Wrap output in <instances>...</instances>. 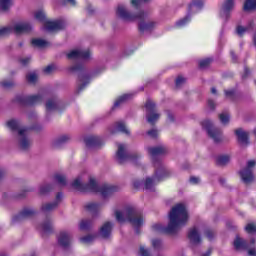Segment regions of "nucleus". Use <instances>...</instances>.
Masks as SVG:
<instances>
[{
  "label": "nucleus",
  "mask_w": 256,
  "mask_h": 256,
  "mask_svg": "<svg viewBox=\"0 0 256 256\" xmlns=\"http://www.w3.org/2000/svg\"><path fill=\"white\" fill-rule=\"evenodd\" d=\"M256 165L255 160H250L247 163V166L244 170L240 171V177L246 185H249V183H253L255 180V176H253V169Z\"/></svg>",
  "instance_id": "obj_12"
},
{
  "label": "nucleus",
  "mask_w": 256,
  "mask_h": 256,
  "mask_svg": "<svg viewBox=\"0 0 256 256\" xmlns=\"http://www.w3.org/2000/svg\"><path fill=\"white\" fill-rule=\"evenodd\" d=\"M26 79L28 83H32V84L37 83V79H38L37 73L32 72L27 74Z\"/></svg>",
  "instance_id": "obj_43"
},
{
  "label": "nucleus",
  "mask_w": 256,
  "mask_h": 256,
  "mask_svg": "<svg viewBox=\"0 0 256 256\" xmlns=\"http://www.w3.org/2000/svg\"><path fill=\"white\" fill-rule=\"evenodd\" d=\"M245 231L248 232L250 235H253V233H256V225L254 223H249L245 227Z\"/></svg>",
  "instance_id": "obj_45"
},
{
  "label": "nucleus",
  "mask_w": 256,
  "mask_h": 256,
  "mask_svg": "<svg viewBox=\"0 0 256 256\" xmlns=\"http://www.w3.org/2000/svg\"><path fill=\"white\" fill-rule=\"evenodd\" d=\"M202 256H211V249H208Z\"/></svg>",
  "instance_id": "obj_61"
},
{
  "label": "nucleus",
  "mask_w": 256,
  "mask_h": 256,
  "mask_svg": "<svg viewBox=\"0 0 256 256\" xmlns=\"http://www.w3.org/2000/svg\"><path fill=\"white\" fill-rule=\"evenodd\" d=\"M188 239L192 245H199V243H201V235L199 234V230H197V228L190 229L188 232Z\"/></svg>",
  "instance_id": "obj_23"
},
{
  "label": "nucleus",
  "mask_w": 256,
  "mask_h": 256,
  "mask_svg": "<svg viewBox=\"0 0 256 256\" xmlns=\"http://www.w3.org/2000/svg\"><path fill=\"white\" fill-rule=\"evenodd\" d=\"M34 17L37 21L44 23L46 31H61L62 29H65V22L61 20L45 21V12L43 10L36 11Z\"/></svg>",
  "instance_id": "obj_8"
},
{
  "label": "nucleus",
  "mask_w": 256,
  "mask_h": 256,
  "mask_svg": "<svg viewBox=\"0 0 256 256\" xmlns=\"http://www.w3.org/2000/svg\"><path fill=\"white\" fill-rule=\"evenodd\" d=\"M253 27H255V24L253 22H249L247 26H237L236 27V33L239 35V37H243L246 33H249V31H253Z\"/></svg>",
  "instance_id": "obj_26"
},
{
  "label": "nucleus",
  "mask_w": 256,
  "mask_h": 256,
  "mask_svg": "<svg viewBox=\"0 0 256 256\" xmlns=\"http://www.w3.org/2000/svg\"><path fill=\"white\" fill-rule=\"evenodd\" d=\"M57 107H59V103L55 98L49 99L46 102V111L48 112L57 110Z\"/></svg>",
  "instance_id": "obj_30"
},
{
  "label": "nucleus",
  "mask_w": 256,
  "mask_h": 256,
  "mask_svg": "<svg viewBox=\"0 0 256 256\" xmlns=\"http://www.w3.org/2000/svg\"><path fill=\"white\" fill-rule=\"evenodd\" d=\"M81 69H83V66L82 65H73L70 67V71H73V72H77V71H81Z\"/></svg>",
  "instance_id": "obj_53"
},
{
  "label": "nucleus",
  "mask_w": 256,
  "mask_h": 256,
  "mask_svg": "<svg viewBox=\"0 0 256 256\" xmlns=\"http://www.w3.org/2000/svg\"><path fill=\"white\" fill-rule=\"evenodd\" d=\"M35 215V210L33 208H25L18 215L13 218L14 223L17 221H24V219H29Z\"/></svg>",
  "instance_id": "obj_20"
},
{
  "label": "nucleus",
  "mask_w": 256,
  "mask_h": 256,
  "mask_svg": "<svg viewBox=\"0 0 256 256\" xmlns=\"http://www.w3.org/2000/svg\"><path fill=\"white\" fill-rule=\"evenodd\" d=\"M205 236L207 237V239L209 241L213 240V238L215 237V231L208 229L205 231Z\"/></svg>",
  "instance_id": "obj_48"
},
{
  "label": "nucleus",
  "mask_w": 256,
  "mask_h": 256,
  "mask_svg": "<svg viewBox=\"0 0 256 256\" xmlns=\"http://www.w3.org/2000/svg\"><path fill=\"white\" fill-rule=\"evenodd\" d=\"M231 57L233 59V61H237V56H235V52H231Z\"/></svg>",
  "instance_id": "obj_62"
},
{
  "label": "nucleus",
  "mask_w": 256,
  "mask_h": 256,
  "mask_svg": "<svg viewBox=\"0 0 256 256\" xmlns=\"http://www.w3.org/2000/svg\"><path fill=\"white\" fill-rule=\"evenodd\" d=\"M53 189V186L51 184H42L39 188L40 195H47V193H50V191Z\"/></svg>",
  "instance_id": "obj_39"
},
{
  "label": "nucleus",
  "mask_w": 256,
  "mask_h": 256,
  "mask_svg": "<svg viewBox=\"0 0 256 256\" xmlns=\"http://www.w3.org/2000/svg\"><path fill=\"white\" fill-rule=\"evenodd\" d=\"M116 16L119 19H122V21H140L139 29L141 33H145V31H151V29H155L157 26V22L155 21H145V19H147V14H145V12L140 11L136 15L132 14L123 4H119L117 6Z\"/></svg>",
  "instance_id": "obj_4"
},
{
  "label": "nucleus",
  "mask_w": 256,
  "mask_h": 256,
  "mask_svg": "<svg viewBox=\"0 0 256 256\" xmlns=\"http://www.w3.org/2000/svg\"><path fill=\"white\" fill-rule=\"evenodd\" d=\"M95 241V236L93 235H87L80 238V242L83 243V245H89V243H93Z\"/></svg>",
  "instance_id": "obj_42"
},
{
  "label": "nucleus",
  "mask_w": 256,
  "mask_h": 256,
  "mask_svg": "<svg viewBox=\"0 0 256 256\" xmlns=\"http://www.w3.org/2000/svg\"><path fill=\"white\" fill-rule=\"evenodd\" d=\"M235 135L242 147H247L249 145V134L245 132L243 129H236Z\"/></svg>",
  "instance_id": "obj_19"
},
{
  "label": "nucleus",
  "mask_w": 256,
  "mask_h": 256,
  "mask_svg": "<svg viewBox=\"0 0 256 256\" xmlns=\"http://www.w3.org/2000/svg\"><path fill=\"white\" fill-rule=\"evenodd\" d=\"M51 71H53V66H47L46 68H44V73H51Z\"/></svg>",
  "instance_id": "obj_59"
},
{
  "label": "nucleus",
  "mask_w": 256,
  "mask_h": 256,
  "mask_svg": "<svg viewBox=\"0 0 256 256\" xmlns=\"http://www.w3.org/2000/svg\"><path fill=\"white\" fill-rule=\"evenodd\" d=\"M183 83H185V78H183L182 76H178L176 79V87H181Z\"/></svg>",
  "instance_id": "obj_52"
},
{
  "label": "nucleus",
  "mask_w": 256,
  "mask_h": 256,
  "mask_svg": "<svg viewBox=\"0 0 256 256\" xmlns=\"http://www.w3.org/2000/svg\"><path fill=\"white\" fill-rule=\"evenodd\" d=\"M61 199H63V194L58 193L56 195V200L53 203L43 204L41 209L43 213H51V211H55L56 207H59V203H61Z\"/></svg>",
  "instance_id": "obj_18"
},
{
  "label": "nucleus",
  "mask_w": 256,
  "mask_h": 256,
  "mask_svg": "<svg viewBox=\"0 0 256 256\" xmlns=\"http://www.w3.org/2000/svg\"><path fill=\"white\" fill-rule=\"evenodd\" d=\"M243 9L244 11H256V0H246Z\"/></svg>",
  "instance_id": "obj_32"
},
{
  "label": "nucleus",
  "mask_w": 256,
  "mask_h": 256,
  "mask_svg": "<svg viewBox=\"0 0 256 256\" xmlns=\"http://www.w3.org/2000/svg\"><path fill=\"white\" fill-rule=\"evenodd\" d=\"M11 7H13V0H0V9L2 11H8Z\"/></svg>",
  "instance_id": "obj_34"
},
{
  "label": "nucleus",
  "mask_w": 256,
  "mask_h": 256,
  "mask_svg": "<svg viewBox=\"0 0 256 256\" xmlns=\"http://www.w3.org/2000/svg\"><path fill=\"white\" fill-rule=\"evenodd\" d=\"M147 1H149V0H131V5L133 7H139V5H141V3H147Z\"/></svg>",
  "instance_id": "obj_51"
},
{
  "label": "nucleus",
  "mask_w": 256,
  "mask_h": 256,
  "mask_svg": "<svg viewBox=\"0 0 256 256\" xmlns=\"http://www.w3.org/2000/svg\"><path fill=\"white\" fill-rule=\"evenodd\" d=\"M90 57L91 51H89V49H75L67 54V58L72 61L79 59L82 61H87V59H90Z\"/></svg>",
  "instance_id": "obj_15"
},
{
  "label": "nucleus",
  "mask_w": 256,
  "mask_h": 256,
  "mask_svg": "<svg viewBox=\"0 0 256 256\" xmlns=\"http://www.w3.org/2000/svg\"><path fill=\"white\" fill-rule=\"evenodd\" d=\"M116 157L118 159V163H125L127 161H131L132 163H135L138 159H141V154L139 153L129 154L127 153V145L118 144Z\"/></svg>",
  "instance_id": "obj_9"
},
{
  "label": "nucleus",
  "mask_w": 256,
  "mask_h": 256,
  "mask_svg": "<svg viewBox=\"0 0 256 256\" xmlns=\"http://www.w3.org/2000/svg\"><path fill=\"white\" fill-rule=\"evenodd\" d=\"M57 241H58V245H60V247L67 248L71 245V243L73 241V237L71 236L70 232L61 231L57 235Z\"/></svg>",
  "instance_id": "obj_17"
},
{
  "label": "nucleus",
  "mask_w": 256,
  "mask_h": 256,
  "mask_svg": "<svg viewBox=\"0 0 256 256\" xmlns=\"http://www.w3.org/2000/svg\"><path fill=\"white\" fill-rule=\"evenodd\" d=\"M210 64H211V59H209V58H206L199 62L201 69H205V67H209Z\"/></svg>",
  "instance_id": "obj_47"
},
{
  "label": "nucleus",
  "mask_w": 256,
  "mask_h": 256,
  "mask_svg": "<svg viewBox=\"0 0 256 256\" xmlns=\"http://www.w3.org/2000/svg\"><path fill=\"white\" fill-rule=\"evenodd\" d=\"M235 9V0H225L220 7L219 15L223 21L231 19V11Z\"/></svg>",
  "instance_id": "obj_14"
},
{
  "label": "nucleus",
  "mask_w": 256,
  "mask_h": 256,
  "mask_svg": "<svg viewBox=\"0 0 256 256\" xmlns=\"http://www.w3.org/2000/svg\"><path fill=\"white\" fill-rule=\"evenodd\" d=\"M234 249L236 251H247L249 249V246L251 245V243H247V241H245V239L236 236L234 242Z\"/></svg>",
  "instance_id": "obj_21"
},
{
  "label": "nucleus",
  "mask_w": 256,
  "mask_h": 256,
  "mask_svg": "<svg viewBox=\"0 0 256 256\" xmlns=\"http://www.w3.org/2000/svg\"><path fill=\"white\" fill-rule=\"evenodd\" d=\"M189 221V213L185 204H176L169 213L168 226H162L161 224H154L152 226L153 231L156 233H165L166 235H175L181 231L182 227L187 225Z\"/></svg>",
  "instance_id": "obj_2"
},
{
  "label": "nucleus",
  "mask_w": 256,
  "mask_h": 256,
  "mask_svg": "<svg viewBox=\"0 0 256 256\" xmlns=\"http://www.w3.org/2000/svg\"><path fill=\"white\" fill-rule=\"evenodd\" d=\"M115 218L118 223L129 221L133 227H141L143 225V214L134 207H127L123 211L117 210L115 212Z\"/></svg>",
  "instance_id": "obj_6"
},
{
  "label": "nucleus",
  "mask_w": 256,
  "mask_h": 256,
  "mask_svg": "<svg viewBox=\"0 0 256 256\" xmlns=\"http://www.w3.org/2000/svg\"><path fill=\"white\" fill-rule=\"evenodd\" d=\"M211 93H212L213 95H216V94H217V89L211 88Z\"/></svg>",
  "instance_id": "obj_64"
},
{
  "label": "nucleus",
  "mask_w": 256,
  "mask_h": 256,
  "mask_svg": "<svg viewBox=\"0 0 256 256\" xmlns=\"http://www.w3.org/2000/svg\"><path fill=\"white\" fill-rule=\"evenodd\" d=\"M199 181L200 179L198 177H195V176L190 177V183H192V185H197Z\"/></svg>",
  "instance_id": "obj_55"
},
{
  "label": "nucleus",
  "mask_w": 256,
  "mask_h": 256,
  "mask_svg": "<svg viewBox=\"0 0 256 256\" xmlns=\"http://www.w3.org/2000/svg\"><path fill=\"white\" fill-rule=\"evenodd\" d=\"M70 140H71V137H69V135L59 136L52 141V147L53 149H59L61 145H64V143H67Z\"/></svg>",
  "instance_id": "obj_25"
},
{
  "label": "nucleus",
  "mask_w": 256,
  "mask_h": 256,
  "mask_svg": "<svg viewBox=\"0 0 256 256\" xmlns=\"http://www.w3.org/2000/svg\"><path fill=\"white\" fill-rule=\"evenodd\" d=\"M151 246L155 251H163L165 249V245L163 244V240L154 238L151 240Z\"/></svg>",
  "instance_id": "obj_29"
},
{
  "label": "nucleus",
  "mask_w": 256,
  "mask_h": 256,
  "mask_svg": "<svg viewBox=\"0 0 256 256\" xmlns=\"http://www.w3.org/2000/svg\"><path fill=\"white\" fill-rule=\"evenodd\" d=\"M67 3H69L72 7H75V5H77V1L75 0H66Z\"/></svg>",
  "instance_id": "obj_60"
},
{
  "label": "nucleus",
  "mask_w": 256,
  "mask_h": 256,
  "mask_svg": "<svg viewBox=\"0 0 256 256\" xmlns=\"http://www.w3.org/2000/svg\"><path fill=\"white\" fill-rule=\"evenodd\" d=\"M8 129L13 133L20 151H29L33 140L29 137V130L21 125V121L11 119L6 122Z\"/></svg>",
  "instance_id": "obj_5"
},
{
  "label": "nucleus",
  "mask_w": 256,
  "mask_h": 256,
  "mask_svg": "<svg viewBox=\"0 0 256 256\" xmlns=\"http://www.w3.org/2000/svg\"><path fill=\"white\" fill-rule=\"evenodd\" d=\"M86 147H97L100 143V139L97 136H88L84 139Z\"/></svg>",
  "instance_id": "obj_27"
},
{
  "label": "nucleus",
  "mask_w": 256,
  "mask_h": 256,
  "mask_svg": "<svg viewBox=\"0 0 256 256\" xmlns=\"http://www.w3.org/2000/svg\"><path fill=\"white\" fill-rule=\"evenodd\" d=\"M32 45L34 47H39L40 49H43L44 47H47L49 45V42H47L43 39H33Z\"/></svg>",
  "instance_id": "obj_33"
},
{
  "label": "nucleus",
  "mask_w": 256,
  "mask_h": 256,
  "mask_svg": "<svg viewBox=\"0 0 256 256\" xmlns=\"http://www.w3.org/2000/svg\"><path fill=\"white\" fill-rule=\"evenodd\" d=\"M87 11H88V13H93V7L88 6Z\"/></svg>",
  "instance_id": "obj_63"
},
{
  "label": "nucleus",
  "mask_w": 256,
  "mask_h": 256,
  "mask_svg": "<svg viewBox=\"0 0 256 256\" xmlns=\"http://www.w3.org/2000/svg\"><path fill=\"white\" fill-rule=\"evenodd\" d=\"M7 175V170L5 168H0V181Z\"/></svg>",
  "instance_id": "obj_56"
},
{
  "label": "nucleus",
  "mask_w": 256,
  "mask_h": 256,
  "mask_svg": "<svg viewBox=\"0 0 256 256\" xmlns=\"http://www.w3.org/2000/svg\"><path fill=\"white\" fill-rule=\"evenodd\" d=\"M203 9V1L202 0H194L192 3L189 5V14L176 22V27L181 28L185 27L189 21H191V15L193 13H199V11Z\"/></svg>",
  "instance_id": "obj_10"
},
{
  "label": "nucleus",
  "mask_w": 256,
  "mask_h": 256,
  "mask_svg": "<svg viewBox=\"0 0 256 256\" xmlns=\"http://www.w3.org/2000/svg\"><path fill=\"white\" fill-rule=\"evenodd\" d=\"M146 119L150 125H155V122L161 117V114L155 111V103L151 100L146 102Z\"/></svg>",
  "instance_id": "obj_13"
},
{
  "label": "nucleus",
  "mask_w": 256,
  "mask_h": 256,
  "mask_svg": "<svg viewBox=\"0 0 256 256\" xmlns=\"http://www.w3.org/2000/svg\"><path fill=\"white\" fill-rule=\"evenodd\" d=\"M20 63L21 65H23L24 67H26V65H29V63H31V57L30 56H26L20 59Z\"/></svg>",
  "instance_id": "obj_49"
},
{
  "label": "nucleus",
  "mask_w": 256,
  "mask_h": 256,
  "mask_svg": "<svg viewBox=\"0 0 256 256\" xmlns=\"http://www.w3.org/2000/svg\"><path fill=\"white\" fill-rule=\"evenodd\" d=\"M111 231H113V223L106 222L101 226L99 235L103 239H109L111 237Z\"/></svg>",
  "instance_id": "obj_22"
},
{
  "label": "nucleus",
  "mask_w": 256,
  "mask_h": 256,
  "mask_svg": "<svg viewBox=\"0 0 256 256\" xmlns=\"http://www.w3.org/2000/svg\"><path fill=\"white\" fill-rule=\"evenodd\" d=\"M229 161H231V157H229V155H222L217 158V165H220L223 167L227 165Z\"/></svg>",
  "instance_id": "obj_36"
},
{
  "label": "nucleus",
  "mask_w": 256,
  "mask_h": 256,
  "mask_svg": "<svg viewBox=\"0 0 256 256\" xmlns=\"http://www.w3.org/2000/svg\"><path fill=\"white\" fill-rule=\"evenodd\" d=\"M225 95H226V97H228V99H233V95H235V91H233V90H226L225 91Z\"/></svg>",
  "instance_id": "obj_54"
},
{
  "label": "nucleus",
  "mask_w": 256,
  "mask_h": 256,
  "mask_svg": "<svg viewBox=\"0 0 256 256\" xmlns=\"http://www.w3.org/2000/svg\"><path fill=\"white\" fill-rule=\"evenodd\" d=\"M166 115H167V117H168V121H171V122L174 121L173 113H171V111L167 110V111H166Z\"/></svg>",
  "instance_id": "obj_57"
},
{
  "label": "nucleus",
  "mask_w": 256,
  "mask_h": 256,
  "mask_svg": "<svg viewBox=\"0 0 256 256\" xmlns=\"http://www.w3.org/2000/svg\"><path fill=\"white\" fill-rule=\"evenodd\" d=\"M116 131H120V133H125V135H129V129L125 126V123L118 122L115 124Z\"/></svg>",
  "instance_id": "obj_38"
},
{
  "label": "nucleus",
  "mask_w": 256,
  "mask_h": 256,
  "mask_svg": "<svg viewBox=\"0 0 256 256\" xmlns=\"http://www.w3.org/2000/svg\"><path fill=\"white\" fill-rule=\"evenodd\" d=\"M131 99V94H124L120 96L114 103V107H119V105H122V103H125V101H129Z\"/></svg>",
  "instance_id": "obj_35"
},
{
  "label": "nucleus",
  "mask_w": 256,
  "mask_h": 256,
  "mask_svg": "<svg viewBox=\"0 0 256 256\" xmlns=\"http://www.w3.org/2000/svg\"><path fill=\"white\" fill-rule=\"evenodd\" d=\"M147 135L151 137V139H155L159 135V131L157 129H152L147 132Z\"/></svg>",
  "instance_id": "obj_50"
},
{
  "label": "nucleus",
  "mask_w": 256,
  "mask_h": 256,
  "mask_svg": "<svg viewBox=\"0 0 256 256\" xmlns=\"http://www.w3.org/2000/svg\"><path fill=\"white\" fill-rule=\"evenodd\" d=\"M147 151L149 155H151L156 169L154 177H147L145 181L136 180L134 181V187L135 189H141V187H144L147 191H153V187H155L157 183H161V181L167 179V177H170L171 172L161 161L157 160L159 155H165V153H167V148L165 146L148 147Z\"/></svg>",
  "instance_id": "obj_1"
},
{
  "label": "nucleus",
  "mask_w": 256,
  "mask_h": 256,
  "mask_svg": "<svg viewBox=\"0 0 256 256\" xmlns=\"http://www.w3.org/2000/svg\"><path fill=\"white\" fill-rule=\"evenodd\" d=\"M91 225H93V221L82 220L79 224V229H80V231H87V229L91 228Z\"/></svg>",
  "instance_id": "obj_37"
},
{
  "label": "nucleus",
  "mask_w": 256,
  "mask_h": 256,
  "mask_svg": "<svg viewBox=\"0 0 256 256\" xmlns=\"http://www.w3.org/2000/svg\"><path fill=\"white\" fill-rule=\"evenodd\" d=\"M79 85H78V93L83 91V89H85V87H87V85L89 84V78L87 76L84 75H80L79 76Z\"/></svg>",
  "instance_id": "obj_31"
},
{
  "label": "nucleus",
  "mask_w": 256,
  "mask_h": 256,
  "mask_svg": "<svg viewBox=\"0 0 256 256\" xmlns=\"http://www.w3.org/2000/svg\"><path fill=\"white\" fill-rule=\"evenodd\" d=\"M38 229L42 233H53V221L47 218L39 225Z\"/></svg>",
  "instance_id": "obj_24"
},
{
  "label": "nucleus",
  "mask_w": 256,
  "mask_h": 256,
  "mask_svg": "<svg viewBox=\"0 0 256 256\" xmlns=\"http://www.w3.org/2000/svg\"><path fill=\"white\" fill-rule=\"evenodd\" d=\"M208 107L210 109H215V102L213 100H208Z\"/></svg>",
  "instance_id": "obj_58"
},
{
  "label": "nucleus",
  "mask_w": 256,
  "mask_h": 256,
  "mask_svg": "<svg viewBox=\"0 0 256 256\" xmlns=\"http://www.w3.org/2000/svg\"><path fill=\"white\" fill-rule=\"evenodd\" d=\"M16 101L22 105H37L43 101V96L41 94L30 95V96H18Z\"/></svg>",
  "instance_id": "obj_16"
},
{
  "label": "nucleus",
  "mask_w": 256,
  "mask_h": 256,
  "mask_svg": "<svg viewBox=\"0 0 256 256\" xmlns=\"http://www.w3.org/2000/svg\"><path fill=\"white\" fill-rule=\"evenodd\" d=\"M85 208L89 211V213H99L101 211V204L95 203V202H90L86 204Z\"/></svg>",
  "instance_id": "obj_28"
},
{
  "label": "nucleus",
  "mask_w": 256,
  "mask_h": 256,
  "mask_svg": "<svg viewBox=\"0 0 256 256\" xmlns=\"http://www.w3.org/2000/svg\"><path fill=\"white\" fill-rule=\"evenodd\" d=\"M203 129H206L209 137L213 139L214 143H221L223 141V133L221 130L213 127L211 120H203L201 122Z\"/></svg>",
  "instance_id": "obj_11"
},
{
  "label": "nucleus",
  "mask_w": 256,
  "mask_h": 256,
  "mask_svg": "<svg viewBox=\"0 0 256 256\" xmlns=\"http://www.w3.org/2000/svg\"><path fill=\"white\" fill-rule=\"evenodd\" d=\"M31 29H33V27L29 22L16 23L14 25L0 28V37L11 35V33H16V35H21V33H29Z\"/></svg>",
  "instance_id": "obj_7"
},
{
  "label": "nucleus",
  "mask_w": 256,
  "mask_h": 256,
  "mask_svg": "<svg viewBox=\"0 0 256 256\" xmlns=\"http://www.w3.org/2000/svg\"><path fill=\"white\" fill-rule=\"evenodd\" d=\"M85 179L83 176H78L73 182L72 187L80 193H100L102 197H108L119 191V187L115 185L104 184L99 186L97 180L94 177H89L88 183H84Z\"/></svg>",
  "instance_id": "obj_3"
},
{
  "label": "nucleus",
  "mask_w": 256,
  "mask_h": 256,
  "mask_svg": "<svg viewBox=\"0 0 256 256\" xmlns=\"http://www.w3.org/2000/svg\"><path fill=\"white\" fill-rule=\"evenodd\" d=\"M220 122L222 125H228L229 124V114L222 113L219 115Z\"/></svg>",
  "instance_id": "obj_44"
},
{
  "label": "nucleus",
  "mask_w": 256,
  "mask_h": 256,
  "mask_svg": "<svg viewBox=\"0 0 256 256\" xmlns=\"http://www.w3.org/2000/svg\"><path fill=\"white\" fill-rule=\"evenodd\" d=\"M246 251H248V255L249 256H256L255 238H252L250 240V246H249V248Z\"/></svg>",
  "instance_id": "obj_41"
},
{
  "label": "nucleus",
  "mask_w": 256,
  "mask_h": 256,
  "mask_svg": "<svg viewBox=\"0 0 256 256\" xmlns=\"http://www.w3.org/2000/svg\"><path fill=\"white\" fill-rule=\"evenodd\" d=\"M55 181H57L61 186L67 185V177L64 174H56L54 176Z\"/></svg>",
  "instance_id": "obj_40"
},
{
  "label": "nucleus",
  "mask_w": 256,
  "mask_h": 256,
  "mask_svg": "<svg viewBox=\"0 0 256 256\" xmlns=\"http://www.w3.org/2000/svg\"><path fill=\"white\" fill-rule=\"evenodd\" d=\"M1 85L4 89H11V87H13L15 85V82L4 80L1 82Z\"/></svg>",
  "instance_id": "obj_46"
}]
</instances>
